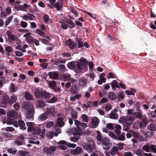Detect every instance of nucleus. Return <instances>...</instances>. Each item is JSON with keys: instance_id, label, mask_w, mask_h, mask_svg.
Returning a JSON list of instances; mask_svg holds the SVG:
<instances>
[{"instance_id": "nucleus-22", "label": "nucleus", "mask_w": 156, "mask_h": 156, "mask_svg": "<svg viewBox=\"0 0 156 156\" xmlns=\"http://www.w3.org/2000/svg\"><path fill=\"white\" fill-rule=\"evenodd\" d=\"M110 84L112 88L114 90H115L116 88H119V83L116 80H113Z\"/></svg>"}, {"instance_id": "nucleus-12", "label": "nucleus", "mask_w": 156, "mask_h": 156, "mask_svg": "<svg viewBox=\"0 0 156 156\" xmlns=\"http://www.w3.org/2000/svg\"><path fill=\"white\" fill-rule=\"evenodd\" d=\"M48 75L50 78L54 80L58 79L59 77L58 73L55 71L49 72Z\"/></svg>"}, {"instance_id": "nucleus-39", "label": "nucleus", "mask_w": 156, "mask_h": 156, "mask_svg": "<svg viewBox=\"0 0 156 156\" xmlns=\"http://www.w3.org/2000/svg\"><path fill=\"white\" fill-rule=\"evenodd\" d=\"M134 120V119L133 116L129 115L126 118V122L132 124Z\"/></svg>"}, {"instance_id": "nucleus-56", "label": "nucleus", "mask_w": 156, "mask_h": 156, "mask_svg": "<svg viewBox=\"0 0 156 156\" xmlns=\"http://www.w3.org/2000/svg\"><path fill=\"white\" fill-rule=\"evenodd\" d=\"M37 106L39 107L42 108L44 106V103L43 101H39L37 102Z\"/></svg>"}, {"instance_id": "nucleus-23", "label": "nucleus", "mask_w": 156, "mask_h": 156, "mask_svg": "<svg viewBox=\"0 0 156 156\" xmlns=\"http://www.w3.org/2000/svg\"><path fill=\"white\" fill-rule=\"evenodd\" d=\"M114 131L117 135H119L121 133L120 129H121V126L118 124L115 125Z\"/></svg>"}, {"instance_id": "nucleus-7", "label": "nucleus", "mask_w": 156, "mask_h": 156, "mask_svg": "<svg viewBox=\"0 0 156 156\" xmlns=\"http://www.w3.org/2000/svg\"><path fill=\"white\" fill-rule=\"evenodd\" d=\"M65 44L71 49H74L77 47L76 43L73 41L70 38L66 41Z\"/></svg>"}, {"instance_id": "nucleus-64", "label": "nucleus", "mask_w": 156, "mask_h": 156, "mask_svg": "<svg viewBox=\"0 0 156 156\" xmlns=\"http://www.w3.org/2000/svg\"><path fill=\"white\" fill-rule=\"evenodd\" d=\"M53 123L52 122L50 121L46 123V128H49L53 126Z\"/></svg>"}, {"instance_id": "nucleus-1", "label": "nucleus", "mask_w": 156, "mask_h": 156, "mask_svg": "<svg viewBox=\"0 0 156 156\" xmlns=\"http://www.w3.org/2000/svg\"><path fill=\"white\" fill-rule=\"evenodd\" d=\"M89 62L83 57L80 58L79 62H76L75 72L77 73L81 72L82 70L88 69L87 64Z\"/></svg>"}, {"instance_id": "nucleus-31", "label": "nucleus", "mask_w": 156, "mask_h": 156, "mask_svg": "<svg viewBox=\"0 0 156 156\" xmlns=\"http://www.w3.org/2000/svg\"><path fill=\"white\" fill-rule=\"evenodd\" d=\"M108 96L109 99L113 100H115L117 98L116 95L115 93L112 92H109Z\"/></svg>"}, {"instance_id": "nucleus-34", "label": "nucleus", "mask_w": 156, "mask_h": 156, "mask_svg": "<svg viewBox=\"0 0 156 156\" xmlns=\"http://www.w3.org/2000/svg\"><path fill=\"white\" fill-rule=\"evenodd\" d=\"M51 97V94H49L47 91L42 92L41 98H49Z\"/></svg>"}, {"instance_id": "nucleus-53", "label": "nucleus", "mask_w": 156, "mask_h": 156, "mask_svg": "<svg viewBox=\"0 0 156 156\" xmlns=\"http://www.w3.org/2000/svg\"><path fill=\"white\" fill-rule=\"evenodd\" d=\"M5 79V77L2 76L0 77V87H2L3 86V83Z\"/></svg>"}, {"instance_id": "nucleus-30", "label": "nucleus", "mask_w": 156, "mask_h": 156, "mask_svg": "<svg viewBox=\"0 0 156 156\" xmlns=\"http://www.w3.org/2000/svg\"><path fill=\"white\" fill-rule=\"evenodd\" d=\"M42 92L38 89H36L34 91V95L36 98H41Z\"/></svg>"}, {"instance_id": "nucleus-28", "label": "nucleus", "mask_w": 156, "mask_h": 156, "mask_svg": "<svg viewBox=\"0 0 156 156\" xmlns=\"http://www.w3.org/2000/svg\"><path fill=\"white\" fill-rule=\"evenodd\" d=\"M76 41L77 42V45L78 46L76 48H80L83 46V42L82 41V40L79 38H76Z\"/></svg>"}, {"instance_id": "nucleus-54", "label": "nucleus", "mask_w": 156, "mask_h": 156, "mask_svg": "<svg viewBox=\"0 0 156 156\" xmlns=\"http://www.w3.org/2000/svg\"><path fill=\"white\" fill-rule=\"evenodd\" d=\"M54 6V7L57 9V10L58 11H59L60 10L61 8L60 7V6H61V5H60V3H59L58 2H56L54 4H53Z\"/></svg>"}, {"instance_id": "nucleus-58", "label": "nucleus", "mask_w": 156, "mask_h": 156, "mask_svg": "<svg viewBox=\"0 0 156 156\" xmlns=\"http://www.w3.org/2000/svg\"><path fill=\"white\" fill-rule=\"evenodd\" d=\"M3 137L6 138H11L12 137V135L9 133L8 132L7 133H4L2 134Z\"/></svg>"}, {"instance_id": "nucleus-27", "label": "nucleus", "mask_w": 156, "mask_h": 156, "mask_svg": "<svg viewBox=\"0 0 156 156\" xmlns=\"http://www.w3.org/2000/svg\"><path fill=\"white\" fill-rule=\"evenodd\" d=\"M17 90L15 85L12 83H11V86L9 87V92L11 93H14L16 92Z\"/></svg>"}, {"instance_id": "nucleus-60", "label": "nucleus", "mask_w": 156, "mask_h": 156, "mask_svg": "<svg viewBox=\"0 0 156 156\" xmlns=\"http://www.w3.org/2000/svg\"><path fill=\"white\" fill-rule=\"evenodd\" d=\"M13 18V16H11L9 17L8 19L5 22V26H7L10 22L11 20Z\"/></svg>"}, {"instance_id": "nucleus-49", "label": "nucleus", "mask_w": 156, "mask_h": 156, "mask_svg": "<svg viewBox=\"0 0 156 156\" xmlns=\"http://www.w3.org/2000/svg\"><path fill=\"white\" fill-rule=\"evenodd\" d=\"M100 4L101 5H105L106 7H109L110 5V4L108 2L107 0H104L100 2Z\"/></svg>"}, {"instance_id": "nucleus-48", "label": "nucleus", "mask_w": 156, "mask_h": 156, "mask_svg": "<svg viewBox=\"0 0 156 156\" xmlns=\"http://www.w3.org/2000/svg\"><path fill=\"white\" fill-rule=\"evenodd\" d=\"M36 32H37V34L40 35L42 37H44V36L45 35V33L43 31L40 29H37L36 30Z\"/></svg>"}, {"instance_id": "nucleus-21", "label": "nucleus", "mask_w": 156, "mask_h": 156, "mask_svg": "<svg viewBox=\"0 0 156 156\" xmlns=\"http://www.w3.org/2000/svg\"><path fill=\"white\" fill-rule=\"evenodd\" d=\"M74 61L69 62L67 64L68 68L70 69H73L75 71V69L76 68V63Z\"/></svg>"}, {"instance_id": "nucleus-16", "label": "nucleus", "mask_w": 156, "mask_h": 156, "mask_svg": "<svg viewBox=\"0 0 156 156\" xmlns=\"http://www.w3.org/2000/svg\"><path fill=\"white\" fill-rule=\"evenodd\" d=\"M34 112V108H31L28 111L26 117L28 119H33V114Z\"/></svg>"}, {"instance_id": "nucleus-50", "label": "nucleus", "mask_w": 156, "mask_h": 156, "mask_svg": "<svg viewBox=\"0 0 156 156\" xmlns=\"http://www.w3.org/2000/svg\"><path fill=\"white\" fill-rule=\"evenodd\" d=\"M81 118L83 122H88V117L87 115L83 114L81 115Z\"/></svg>"}, {"instance_id": "nucleus-11", "label": "nucleus", "mask_w": 156, "mask_h": 156, "mask_svg": "<svg viewBox=\"0 0 156 156\" xmlns=\"http://www.w3.org/2000/svg\"><path fill=\"white\" fill-rule=\"evenodd\" d=\"M99 122V119L96 116L93 117L92 119V128H96L98 126Z\"/></svg>"}, {"instance_id": "nucleus-45", "label": "nucleus", "mask_w": 156, "mask_h": 156, "mask_svg": "<svg viewBox=\"0 0 156 156\" xmlns=\"http://www.w3.org/2000/svg\"><path fill=\"white\" fill-rule=\"evenodd\" d=\"M131 124L126 122L123 125V129L126 131H128L130 128Z\"/></svg>"}, {"instance_id": "nucleus-46", "label": "nucleus", "mask_w": 156, "mask_h": 156, "mask_svg": "<svg viewBox=\"0 0 156 156\" xmlns=\"http://www.w3.org/2000/svg\"><path fill=\"white\" fill-rule=\"evenodd\" d=\"M74 140H75L76 141L79 139L80 136V133L79 132H75L74 133Z\"/></svg>"}, {"instance_id": "nucleus-55", "label": "nucleus", "mask_w": 156, "mask_h": 156, "mask_svg": "<svg viewBox=\"0 0 156 156\" xmlns=\"http://www.w3.org/2000/svg\"><path fill=\"white\" fill-rule=\"evenodd\" d=\"M154 134V132L152 131H148L146 134V136L147 137H150L153 136Z\"/></svg>"}, {"instance_id": "nucleus-3", "label": "nucleus", "mask_w": 156, "mask_h": 156, "mask_svg": "<svg viewBox=\"0 0 156 156\" xmlns=\"http://www.w3.org/2000/svg\"><path fill=\"white\" fill-rule=\"evenodd\" d=\"M97 133L96 139L98 141L101 142L106 146H108L109 145V141L105 137L102 136L99 131L97 130Z\"/></svg>"}, {"instance_id": "nucleus-35", "label": "nucleus", "mask_w": 156, "mask_h": 156, "mask_svg": "<svg viewBox=\"0 0 156 156\" xmlns=\"http://www.w3.org/2000/svg\"><path fill=\"white\" fill-rule=\"evenodd\" d=\"M47 118V114L46 112H44L40 115L38 118V119L40 121H43Z\"/></svg>"}, {"instance_id": "nucleus-59", "label": "nucleus", "mask_w": 156, "mask_h": 156, "mask_svg": "<svg viewBox=\"0 0 156 156\" xmlns=\"http://www.w3.org/2000/svg\"><path fill=\"white\" fill-rule=\"evenodd\" d=\"M44 21L45 23H47L48 22L49 20V17L47 14L45 15L43 17Z\"/></svg>"}, {"instance_id": "nucleus-32", "label": "nucleus", "mask_w": 156, "mask_h": 156, "mask_svg": "<svg viewBox=\"0 0 156 156\" xmlns=\"http://www.w3.org/2000/svg\"><path fill=\"white\" fill-rule=\"evenodd\" d=\"M125 133L122 132L120 133L119 135L117 136L116 140H119L120 141H123L125 140Z\"/></svg>"}, {"instance_id": "nucleus-20", "label": "nucleus", "mask_w": 156, "mask_h": 156, "mask_svg": "<svg viewBox=\"0 0 156 156\" xmlns=\"http://www.w3.org/2000/svg\"><path fill=\"white\" fill-rule=\"evenodd\" d=\"M60 77L64 81H68L71 77L69 74L64 73Z\"/></svg>"}, {"instance_id": "nucleus-47", "label": "nucleus", "mask_w": 156, "mask_h": 156, "mask_svg": "<svg viewBox=\"0 0 156 156\" xmlns=\"http://www.w3.org/2000/svg\"><path fill=\"white\" fill-rule=\"evenodd\" d=\"M150 152L156 153V145L151 144L150 145Z\"/></svg>"}, {"instance_id": "nucleus-33", "label": "nucleus", "mask_w": 156, "mask_h": 156, "mask_svg": "<svg viewBox=\"0 0 156 156\" xmlns=\"http://www.w3.org/2000/svg\"><path fill=\"white\" fill-rule=\"evenodd\" d=\"M133 116L140 119H141L143 118L142 115L140 112H135L133 114Z\"/></svg>"}, {"instance_id": "nucleus-43", "label": "nucleus", "mask_w": 156, "mask_h": 156, "mask_svg": "<svg viewBox=\"0 0 156 156\" xmlns=\"http://www.w3.org/2000/svg\"><path fill=\"white\" fill-rule=\"evenodd\" d=\"M74 122L77 129H80L81 127V122L77 119H75L74 120Z\"/></svg>"}, {"instance_id": "nucleus-40", "label": "nucleus", "mask_w": 156, "mask_h": 156, "mask_svg": "<svg viewBox=\"0 0 156 156\" xmlns=\"http://www.w3.org/2000/svg\"><path fill=\"white\" fill-rule=\"evenodd\" d=\"M5 50L6 51L5 53L6 54L9 56V53H11L12 51V48L11 46H8L5 47Z\"/></svg>"}, {"instance_id": "nucleus-17", "label": "nucleus", "mask_w": 156, "mask_h": 156, "mask_svg": "<svg viewBox=\"0 0 156 156\" xmlns=\"http://www.w3.org/2000/svg\"><path fill=\"white\" fill-rule=\"evenodd\" d=\"M65 22L67 23L68 27L69 28L72 29L74 27L75 25L73 21L70 19H66Z\"/></svg>"}, {"instance_id": "nucleus-44", "label": "nucleus", "mask_w": 156, "mask_h": 156, "mask_svg": "<svg viewBox=\"0 0 156 156\" xmlns=\"http://www.w3.org/2000/svg\"><path fill=\"white\" fill-rule=\"evenodd\" d=\"M142 149L147 152H150V146L149 144L144 145Z\"/></svg>"}, {"instance_id": "nucleus-29", "label": "nucleus", "mask_w": 156, "mask_h": 156, "mask_svg": "<svg viewBox=\"0 0 156 156\" xmlns=\"http://www.w3.org/2000/svg\"><path fill=\"white\" fill-rule=\"evenodd\" d=\"M147 129L149 130L154 132L156 131V126L152 123H150L147 126Z\"/></svg>"}, {"instance_id": "nucleus-4", "label": "nucleus", "mask_w": 156, "mask_h": 156, "mask_svg": "<svg viewBox=\"0 0 156 156\" xmlns=\"http://www.w3.org/2000/svg\"><path fill=\"white\" fill-rule=\"evenodd\" d=\"M1 106L3 108H6L10 105L9 101V97L7 95H3L1 100Z\"/></svg>"}, {"instance_id": "nucleus-62", "label": "nucleus", "mask_w": 156, "mask_h": 156, "mask_svg": "<svg viewBox=\"0 0 156 156\" xmlns=\"http://www.w3.org/2000/svg\"><path fill=\"white\" fill-rule=\"evenodd\" d=\"M14 107L15 109L17 111H19L20 108L19 103L18 102L16 103L14 105Z\"/></svg>"}, {"instance_id": "nucleus-41", "label": "nucleus", "mask_w": 156, "mask_h": 156, "mask_svg": "<svg viewBox=\"0 0 156 156\" xmlns=\"http://www.w3.org/2000/svg\"><path fill=\"white\" fill-rule=\"evenodd\" d=\"M58 70L62 72H64L66 71V68L64 65H60L58 67Z\"/></svg>"}, {"instance_id": "nucleus-51", "label": "nucleus", "mask_w": 156, "mask_h": 156, "mask_svg": "<svg viewBox=\"0 0 156 156\" xmlns=\"http://www.w3.org/2000/svg\"><path fill=\"white\" fill-rule=\"evenodd\" d=\"M29 5L26 3H25L23 4V5L21 6V10L23 11H25L26 9V8H28L29 7Z\"/></svg>"}, {"instance_id": "nucleus-8", "label": "nucleus", "mask_w": 156, "mask_h": 156, "mask_svg": "<svg viewBox=\"0 0 156 156\" xmlns=\"http://www.w3.org/2000/svg\"><path fill=\"white\" fill-rule=\"evenodd\" d=\"M77 82V80H76L75 79L71 77L68 82L66 84L65 86V88L66 89L69 88L71 86V87L73 88V86L75 83H76Z\"/></svg>"}, {"instance_id": "nucleus-24", "label": "nucleus", "mask_w": 156, "mask_h": 156, "mask_svg": "<svg viewBox=\"0 0 156 156\" xmlns=\"http://www.w3.org/2000/svg\"><path fill=\"white\" fill-rule=\"evenodd\" d=\"M116 111V110H115L114 112H113V111L111 112L110 115V117L111 119H117L118 118V115L115 113Z\"/></svg>"}, {"instance_id": "nucleus-25", "label": "nucleus", "mask_w": 156, "mask_h": 156, "mask_svg": "<svg viewBox=\"0 0 156 156\" xmlns=\"http://www.w3.org/2000/svg\"><path fill=\"white\" fill-rule=\"evenodd\" d=\"M79 82L80 86L83 87L87 84V80L85 78H82L79 80Z\"/></svg>"}, {"instance_id": "nucleus-57", "label": "nucleus", "mask_w": 156, "mask_h": 156, "mask_svg": "<svg viewBox=\"0 0 156 156\" xmlns=\"http://www.w3.org/2000/svg\"><path fill=\"white\" fill-rule=\"evenodd\" d=\"M35 39L32 37L30 36L27 38V41L30 43L32 44L34 43Z\"/></svg>"}, {"instance_id": "nucleus-42", "label": "nucleus", "mask_w": 156, "mask_h": 156, "mask_svg": "<svg viewBox=\"0 0 156 156\" xmlns=\"http://www.w3.org/2000/svg\"><path fill=\"white\" fill-rule=\"evenodd\" d=\"M7 151L9 153L13 155H14L17 151V150L14 148H8Z\"/></svg>"}, {"instance_id": "nucleus-26", "label": "nucleus", "mask_w": 156, "mask_h": 156, "mask_svg": "<svg viewBox=\"0 0 156 156\" xmlns=\"http://www.w3.org/2000/svg\"><path fill=\"white\" fill-rule=\"evenodd\" d=\"M17 97L14 94H12L9 98V101L10 105L15 102L17 100Z\"/></svg>"}, {"instance_id": "nucleus-37", "label": "nucleus", "mask_w": 156, "mask_h": 156, "mask_svg": "<svg viewBox=\"0 0 156 156\" xmlns=\"http://www.w3.org/2000/svg\"><path fill=\"white\" fill-rule=\"evenodd\" d=\"M118 147L116 146H113L110 151V154L112 155H113L118 153Z\"/></svg>"}, {"instance_id": "nucleus-9", "label": "nucleus", "mask_w": 156, "mask_h": 156, "mask_svg": "<svg viewBox=\"0 0 156 156\" xmlns=\"http://www.w3.org/2000/svg\"><path fill=\"white\" fill-rule=\"evenodd\" d=\"M46 113L49 115H51L53 116H55L57 114L54 107H50L47 108L46 110Z\"/></svg>"}, {"instance_id": "nucleus-6", "label": "nucleus", "mask_w": 156, "mask_h": 156, "mask_svg": "<svg viewBox=\"0 0 156 156\" xmlns=\"http://www.w3.org/2000/svg\"><path fill=\"white\" fill-rule=\"evenodd\" d=\"M12 125L16 127L19 126L21 129L23 130L26 129L27 128L24 121L21 119H19L18 121H16L13 122Z\"/></svg>"}, {"instance_id": "nucleus-2", "label": "nucleus", "mask_w": 156, "mask_h": 156, "mask_svg": "<svg viewBox=\"0 0 156 156\" xmlns=\"http://www.w3.org/2000/svg\"><path fill=\"white\" fill-rule=\"evenodd\" d=\"M84 149L86 150L89 153L91 152L95 148V145L93 140H89L88 143H84L83 144Z\"/></svg>"}, {"instance_id": "nucleus-13", "label": "nucleus", "mask_w": 156, "mask_h": 156, "mask_svg": "<svg viewBox=\"0 0 156 156\" xmlns=\"http://www.w3.org/2000/svg\"><path fill=\"white\" fill-rule=\"evenodd\" d=\"M12 31L8 30L6 32V34L8 36V39L10 41H13L15 40V35L12 34Z\"/></svg>"}, {"instance_id": "nucleus-5", "label": "nucleus", "mask_w": 156, "mask_h": 156, "mask_svg": "<svg viewBox=\"0 0 156 156\" xmlns=\"http://www.w3.org/2000/svg\"><path fill=\"white\" fill-rule=\"evenodd\" d=\"M8 117L12 123V124L15 120V119H16L18 117V113L14 110H11L8 112Z\"/></svg>"}, {"instance_id": "nucleus-10", "label": "nucleus", "mask_w": 156, "mask_h": 156, "mask_svg": "<svg viewBox=\"0 0 156 156\" xmlns=\"http://www.w3.org/2000/svg\"><path fill=\"white\" fill-rule=\"evenodd\" d=\"M56 149V148L54 146H51L49 148L45 147L44 148V151L48 155H51V154L52 152L54 151Z\"/></svg>"}, {"instance_id": "nucleus-52", "label": "nucleus", "mask_w": 156, "mask_h": 156, "mask_svg": "<svg viewBox=\"0 0 156 156\" xmlns=\"http://www.w3.org/2000/svg\"><path fill=\"white\" fill-rule=\"evenodd\" d=\"M3 122L4 124L6 123L8 124H12V123L8 117L7 119L6 118L5 119H4L3 120Z\"/></svg>"}, {"instance_id": "nucleus-38", "label": "nucleus", "mask_w": 156, "mask_h": 156, "mask_svg": "<svg viewBox=\"0 0 156 156\" xmlns=\"http://www.w3.org/2000/svg\"><path fill=\"white\" fill-rule=\"evenodd\" d=\"M50 88L52 90H53L56 86V83L55 80L50 81L48 83Z\"/></svg>"}, {"instance_id": "nucleus-18", "label": "nucleus", "mask_w": 156, "mask_h": 156, "mask_svg": "<svg viewBox=\"0 0 156 156\" xmlns=\"http://www.w3.org/2000/svg\"><path fill=\"white\" fill-rule=\"evenodd\" d=\"M63 118L62 117H60L57 119L56 122L57 125L59 127L63 126L65 125V122L63 121Z\"/></svg>"}, {"instance_id": "nucleus-36", "label": "nucleus", "mask_w": 156, "mask_h": 156, "mask_svg": "<svg viewBox=\"0 0 156 156\" xmlns=\"http://www.w3.org/2000/svg\"><path fill=\"white\" fill-rule=\"evenodd\" d=\"M25 97L26 100H33V95H31L29 92H27L26 93Z\"/></svg>"}, {"instance_id": "nucleus-15", "label": "nucleus", "mask_w": 156, "mask_h": 156, "mask_svg": "<svg viewBox=\"0 0 156 156\" xmlns=\"http://www.w3.org/2000/svg\"><path fill=\"white\" fill-rule=\"evenodd\" d=\"M23 108L25 110H28L31 108H34L31 103L29 102H24L23 103Z\"/></svg>"}, {"instance_id": "nucleus-14", "label": "nucleus", "mask_w": 156, "mask_h": 156, "mask_svg": "<svg viewBox=\"0 0 156 156\" xmlns=\"http://www.w3.org/2000/svg\"><path fill=\"white\" fill-rule=\"evenodd\" d=\"M82 148L80 147H76L75 149H72L70 151L71 154L73 155H78L80 154Z\"/></svg>"}, {"instance_id": "nucleus-19", "label": "nucleus", "mask_w": 156, "mask_h": 156, "mask_svg": "<svg viewBox=\"0 0 156 156\" xmlns=\"http://www.w3.org/2000/svg\"><path fill=\"white\" fill-rule=\"evenodd\" d=\"M26 124L28 126L27 130L29 132H32L34 129V123L33 122H27Z\"/></svg>"}, {"instance_id": "nucleus-61", "label": "nucleus", "mask_w": 156, "mask_h": 156, "mask_svg": "<svg viewBox=\"0 0 156 156\" xmlns=\"http://www.w3.org/2000/svg\"><path fill=\"white\" fill-rule=\"evenodd\" d=\"M106 127L108 129L110 130L113 129H114V124L111 123L107 124L106 125Z\"/></svg>"}, {"instance_id": "nucleus-63", "label": "nucleus", "mask_w": 156, "mask_h": 156, "mask_svg": "<svg viewBox=\"0 0 156 156\" xmlns=\"http://www.w3.org/2000/svg\"><path fill=\"white\" fill-rule=\"evenodd\" d=\"M109 135L113 138L116 140L117 138V136H116L115 134L112 131H110L108 133Z\"/></svg>"}]
</instances>
